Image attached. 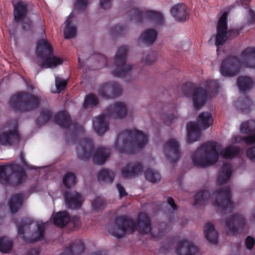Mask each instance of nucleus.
I'll return each mask as SVG.
<instances>
[{
	"label": "nucleus",
	"instance_id": "f257e3e1",
	"mask_svg": "<svg viewBox=\"0 0 255 255\" xmlns=\"http://www.w3.org/2000/svg\"><path fill=\"white\" fill-rule=\"evenodd\" d=\"M114 228L109 233L117 238H123L127 233H133L137 230L141 234L146 235L151 231V220L145 213H140L137 222L126 215L118 216L115 220Z\"/></svg>",
	"mask_w": 255,
	"mask_h": 255
},
{
	"label": "nucleus",
	"instance_id": "f03ea898",
	"mask_svg": "<svg viewBox=\"0 0 255 255\" xmlns=\"http://www.w3.org/2000/svg\"><path fill=\"white\" fill-rule=\"evenodd\" d=\"M241 60L234 55L227 56L222 61L220 71L224 77H235L240 72L242 66L255 68V48L248 47L241 55Z\"/></svg>",
	"mask_w": 255,
	"mask_h": 255
},
{
	"label": "nucleus",
	"instance_id": "7ed1b4c3",
	"mask_svg": "<svg viewBox=\"0 0 255 255\" xmlns=\"http://www.w3.org/2000/svg\"><path fill=\"white\" fill-rule=\"evenodd\" d=\"M147 141V135L142 131L126 129L118 135L115 146L121 153L132 154L135 148L142 149Z\"/></svg>",
	"mask_w": 255,
	"mask_h": 255
},
{
	"label": "nucleus",
	"instance_id": "20e7f679",
	"mask_svg": "<svg viewBox=\"0 0 255 255\" xmlns=\"http://www.w3.org/2000/svg\"><path fill=\"white\" fill-rule=\"evenodd\" d=\"M127 115V109L123 102H117L107 107L106 114H102L93 121V126L96 133L102 135L109 129L106 119H123Z\"/></svg>",
	"mask_w": 255,
	"mask_h": 255
},
{
	"label": "nucleus",
	"instance_id": "39448f33",
	"mask_svg": "<svg viewBox=\"0 0 255 255\" xmlns=\"http://www.w3.org/2000/svg\"><path fill=\"white\" fill-rule=\"evenodd\" d=\"M27 178L26 171L17 164L0 165V183L2 185L16 187L24 183Z\"/></svg>",
	"mask_w": 255,
	"mask_h": 255
},
{
	"label": "nucleus",
	"instance_id": "423d86ee",
	"mask_svg": "<svg viewBox=\"0 0 255 255\" xmlns=\"http://www.w3.org/2000/svg\"><path fill=\"white\" fill-rule=\"evenodd\" d=\"M218 158L216 143L211 141L201 144L192 155L194 165L202 168L213 165L218 161Z\"/></svg>",
	"mask_w": 255,
	"mask_h": 255
},
{
	"label": "nucleus",
	"instance_id": "0eeeda50",
	"mask_svg": "<svg viewBox=\"0 0 255 255\" xmlns=\"http://www.w3.org/2000/svg\"><path fill=\"white\" fill-rule=\"evenodd\" d=\"M40 99L32 94L19 92L14 94L10 99L9 105L15 112H31L40 106Z\"/></svg>",
	"mask_w": 255,
	"mask_h": 255
},
{
	"label": "nucleus",
	"instance_id": "6e6552de",
	"mask_svg": "<svg viewBox=\"0 0 255 255\" xmlns=\"http://www.w3.org/2000/svg\"><path fill=\"white\" fill-rule=\"evenodd\" d=\"M182 93L186 97H192L195 109L199 110L206 103L210 94L209 92L202 87H196L192 82H186L181 87Z\"/></svg>",
	"mask_w": 255,
	"mask_h": 255
},
{
	"label": "nucleus",
	"instance_id": "1a4fd4ad",
	"mask_svg": "<svg viewBox=\"0 0 255 255\" xmlns=\"http://www.w3.org/2000/svg\"><path fill=\"white\" fill-rule=\"evenodd\" d=\"M52 52V47L46 40L40 39L37 42L36 49L37 56L41 59L46 58L39 65L41 68L55 67L63 63V60L57 57H47L50 55Z\"/></svg>",
	"mask_w": 255,
	"mask_h": 255
},
{
	"label": "nucleus",
	"instance_id": "9d476101",
	"mask_svg": "<svg viewBox=\"0 0 255 255\" xmlns=\"http://www.w3.org/2000/svg\"><path fill=\"white\" fill-rule=\"evenodd\" d=\"M32 221L28 218H23L20 222L17 224V234L20 238L26 243H34L38 241L43 239L45 234V225L42 223L38 224L37 230L32 234L31 238H26L24 233L29 232L30 229V225Z\"/></svg>",
	"mask_w": 255,
	"mask_h": 255
},
{
	"label": "nucleus",
	"instance_id": "9b49d317",
	"mask_svg": "<svg viewBox=\"0 0 255 255\" xmlns=\"http://www.w3.org/2000/svg\"><path fill=\"white\" fill-rule=\"evenodd\" d=\"M128 50V47L126 45L122 46L118 50L114 59L116 68L112 72L114 77L124 78L128 75L133 69L132 65L126 64Z\"/></svg>",
	"mask_w": 255,
	"mask_h": 255
},
{
	"label": "nucleus",
	"instance_id": "f8f14e48",
	"mask_svg": "<svg viewBox=\"0 0 255 255\" xmlns=\"http://www.w3.org/2000/svg\"><path fill=\"white\" fill-rule=\"evenodd\" d=\"M128 15L130 20L136 23L142 22L145 19L153 21L157 25H162L164 23L163 15L158 11L132 8L128 12Z\"/></svg>",
	"mask_w": 255,
	"mask_h": 255
},
{
	"label": "nucleus",
	"instance_id": "ddd939ff",
	"mask_svg": "<svg viewBox=\"0 0 255 255\" xmlns=\"http://www.w3.org/2000/svg\"><path fill=\"white\" fill-rule=\"evenodd\" d=\"M217 199L214 201L215 206L219 207L224 214L233 212L234 205L231 201V189L229 186H226L215 191Z\"/></svg>",
	"mask_w": 255,
	"mask_h": 255
},
{
	"label": "nucleus",
	"instance_id": "4468645a",
	"mask_svg": "<svg viewBox=\"0 0 255 255\" xmlns=\"http://www.w3.org/2000/svg\"><path fill=\"white\" fill-rule=\"evenodd\" d=\"M245 225V219L238 214L231 215L225 220V228L228 235L238 234L243 230Z\"/></svg>",
	"mask_w": 255,
	"mask_h": 255
},
{
	"label": "nucleus",
	"instance_id": "2eb2a0df",
	"mask_svg": "<svg viewBox=\"0 0 255 255\" xmlns=\"http://www.w3.org/2000/svg\"><path fill=\"white\" fill-rule=\"evenodd\" d=\"M98 92L100 97L108 100L120 96L122 94V89L118 83L113 81L101 85Z\"/></svg>",
	"mask_w": 255,
	"mask_h": 255
},
{
	"label": "nucleus",
	"instance_id": "dca6fc26",
	"mask_svg": "<svg viewBox=\"0 0 255 255\" xmlns=\"http://www.w3.org/2000/svg\"><path fill=\"white\" fill-rule=\"evenodd\" d=\"M228 15V12H224L218 20L215 41V45L217 47L223 45L227 40Z\"/></svg>",
	"mask_w": 255,
	"mask_h": 255
},
{
	"label": "nucleus",
	"instance_id": "f3484780",
	"mask_svg": "<svg viewBox=\"0 0 255 255\" xmlns=\"http://www.w3.org/2000/svg\"><path fill=\"white\" fill-rule=\"evenodd\" d=\"M93 149L94 143L92 140L89 138H84L80 141L76 151L80 159L86 161L92 156Z\"/></svg>",
	"mask_w": 255,
	"mask_h": 255
},
{
	"label": "nucleus",
	"instance_id": "a211bd4d",
	"mask_svg": "<svg viewBox=\"0 0 255 255\" xmlns=\"http://www.w3.org/2000/svg\"><path fill=\"white\" fill-rule=\"evenodd\" d=\"M164 151L166 158L170 163H174L180 158L179 143L174 139H169L164 145Z\"/></svg>",
	"mask_w": 255,
	"mask_h": 255
},
{
	"label": "nucleus",
	"instance_id": "6ab92c4d",
	"mask_svg": "<svg viewBox=\"0 0 255 255\" xmlns=\"http://www.w3.org/2000/svg\"><path fill=\"white\" fill-rule=\"evenodd\" d=\"M143 167L138 162H130L122 169L121 173L124 178H133L142 173Z\"/></svg>",
	"mask_w": 255,
	"mask_h": 255
},
{
	"label": "nucleus",
	"instance_id": "aec40b11",
	"mask_svg": "<svg viewBox=\"0 0 255 255\" xmlns=\"http://www.w3.org/2000/svg\"><path fill=\"white\" fill-rule=\"evenodd\" d=\"M64 199L67 207L72 209L80 208L83 202L82 195L76 191L71 193L66 191L64 194Z\"/></svg>",
	"mask_w": 255,
	"mask_h": 255
},
{
	"label": "nucleus",
	"instance_id": "412c9836",
	"mask_svg": "<svg viewBox=\"0 0 255 255\" xmlns=\"http://www.w3.org/2000/svg\"><path fill=\"white\" fill-rule=\"evenodd\" d=\"M20 140V135L16 128L3 132L0 134V143L3 145L17 144Z\"/></svg>",
	"mask_w": 255,
	"mask_h": 255
},
{
	"label": "nucleus",
	"instance_id": "4be33fe9",
	"mask_svg": "<svg viewBox=\"0 0 255 255\" xmlns=\"http://www.w3.org/2000/svg\"><path fill=\"white\" fill-rule=\"evenodd\" d=\"M198 251V248L192 242L183 240L177 245L176 253L177 255H194Z\"/></svg>",
	"mask_w": 255,
	"mask_h": 255
},
{
	"label": "nucleus",
	"instance_id": "5701e85b",
	"mask_svg": "<svg viewBox=\"0 0 255 255\" xmlns=\"http://www.w3.org/2000/svg\"><path fill=\"white\" fill-rule=\"evenodd\" d=\"M13 15L15 22L22 21L28 13V6L26 2L19 0L13 5Z\"/></svg>",
	"mask_w": 255,
	"mask_h": 255
},
{
	"label": "nucleus",
	"instance_id": "b1692460",
	"mask_svg": "<svg viewBox=\"0 0 255 255\" xmlns=\"http://www.w3.org/2000/svg\"><path fill=\"white\" fill-rule=\"evenodd\" d=\"M185 4L178 3L172 7L170 13L175 19L178 21H183L189 18V13L187 11Z\"/></svg>",
	"mask_w": 255,
	"mask_h": 255
},
{
	"label": "nucleus",
	"instance_id": "393cba45",
	"mask_svg": "<svg viewBox=\"0 0 255 255\" xmlns=\"http://www.w3.org/2000/svg\"><path fill=\"white\" fill-rule=\"evenodd\" d=\"M187 142L189 144L197 141L201 136L200 127L194 122L187 124Z\"/></svg>",
	"mask_w": 255,
	"mask_h": 255
},
{
	"label": "nucleus",
	"instance_id": "a878e982",
	"mask_svg": "<svg viewBox=\"0 0 255 255\" xmlns=\"http://www.w3.org/2000/svg\"><path fill=\"white\" fill-rule=\"evenodd\" d=\"M54 123L62 128H68L72 125L71 117L66 111H61L54 117Z\"/></svg>",
	"mask_w": 255,
	"mask_h": 255
},
{
	"label": "nucleus",
	"instance_id": "bb28decb",
	"mask_svg": "<svg viewBox=\"0 0 255 255\" xmlns=\"http://www.w3.org/2000/svg\"><path fill=\"white\" fill-rule=\"evenodd\" d=\"M110 155V150L103 147L97 148L93 156V163L102 165L108 160Z\"/></svg>",
	"mask_w": 255,
	"mask_h": 255
},
{
	"label": "nucleus",
	"instance_id": "cd10ccee",
	"mask_svg": "<svg viewBox=\"0 0 255 255\" xmlns=\"http://www.w3.org/2000/svg\"><path fill=\"white\" fill-rule=\"evenodd\" d=\"M232 173V167L230 163H224L221 167L218 178V184L222 185L228 183L231 177Z\"/></svg>",
	"mask_w": 255,
	"mask_h": 255
},
{
	"label": "nucleus",
	"instance_id": "c85d7f7f",
	"mask_svg": "<svg viewBox=\"0 0 255 255\" xmlns=\"http://www.w3.org/2000/svg\"><path fill=\"white\" fill-rule=\"evenodd\" d=\"M204 235L206 239L213 244L218 243V233L215 229L214 225L211 223H207L204 227Z\"/></svg>",
	"mask_w": 255,
	"mask_h": 255
},
{
	"label": "nucleus",
	"instance_id": "c756f323",
	"mask_svg": "<svg viewBox=\"0 0 255 255\" xmlns=\"http://www.w3.org/2000/svg\"><path fill=\"white\" fill-rule=\"evenodd\" d=\"M84 251V243L80 240H76L65 249V253L68 255H80Z\"/></svg>",
	"mask_w": 255,
	"mask_h": 255
},
{
	"label": "nucleus",
	"instance_id": "7c9ffc66",
	"mask_svg": "<svg viewBox=\"0 0 255 255\" xmlns=\"http://www.w3.org/2000/svg\"><path fill=\"white\" fill-rule=\"evenodd\" d=\"M23 202V195L21 193L12 195L9 201L10 212L15 213L18 212Z\"/></svg>",
	"mask_w": 255,
	"mask_h": 255
},
{
	"label": "nucleus",
	"instance_id": "2f4dec72",
	"mask_svg": "<svg viewBox=\"0 0 255 255\" xmlns=\"http://www.w3.org/2000/svg\"><path fill=\"white\" fill-rule=\"evenodd\" d=\"M70 221V216L66 211L57 212L54 217L55 226L63 228Z\"/></svg>",
	"mask_w": 255,
	"mask_h": 255
},
{
	"label": "nucleus",
	"instance_id": "473e14b6",
	"mask_svg": "<svg viewBox=\"0 0 255 255\" xmlns=\"http://www.w3.org/2000/svg\"><path fill=\"white\" fill-rule=\"evenodd\" d=\"M73 17V15L71 13L66 21V26L64 31V37L66 39L74 37L76 33V27L70 20Z\"/></svg>",
	"mask_w": 255,
	"mask_h": 255
},
{
	"label": "nucleus",
	"instance_id": "72a5a7b5",
	"mask_svg": "<svg viewBox=\"0 0 255 255\" xmlns=\"http://www.w3.org/2000/svg\"><path fill=\"white\" fill-rule=\"evenodd\" d=\"M157 36V33L155 30L148 29L140 35V38L144 43L151 45L156 40Z\"/></svg>",
	"mask_w": 255,
	"mask_h": 255
},
{
	"label": "nucleus",
	"instance_id": "f704fd0d",
	"mask_svg": "<svg viewBox=\"0 0 255 255\" xmlns=\"http://www.w3.org/2000/svg\"><path fill=\"white\" fill-rule=\"evenodd\" d=\"M198 122L200 128L204 129L208 128L213 122L212 114L209 112L201 113L199 116Z\"/></svg>",
	"mask_w": 255,
	"mask_h": 255
},
{
	"label": "nucleus",
	"instance_id": "c9c22d12",
	"mask_svg": "<svg viewBox=\"0 0 255 255\" xmlns=\"http://www.w3.org/2000/svg\"><path fill=\"white\" fill-rule=\"evenodd\" d=\"M253 105V102L246 96H245L243 98H240L235 103V106L242 112L245 113L249 112Z\"/></svg>",
	"mask_w": 255,
	"mask_h": 255
},
{
	"label": "nucleus",
	"instance_id": "e433bc0d",
	"mask_svg": "<svg viewBox=\"0 0 255 255\" xmlns=\"http://www.w3.org/2000/svg\"><path fill=\"white\" fill-rule=\"evenodd\" d=\"M211 197V194L206 190H204L196 193L195 195V201L194 205L202 206L206 205L207 202Z\"/></svg>",
	"mask_w": 255,
	"mask_h": 255
},
{
	"label": "nucleus",
	"instance_id": "4c0bfd02",
	"mask_svg": "<svg viewBox=\"0 0 255 255\" xmlns=\"http://www.w3.org/2000/svg\"><path fill=\"white\" fill-rule=\"evenodd\" d=\"M237 85L241 92H245L253 88V81L249 77L241 76L237 80Z\"/></svg>",
	"mask_w": 255,
	"mask_h": 255
},
{
	"label": "nucleus",
	"instance_id": "58836bf2",
	"mask_svg": "<svg viewBox=\"0 0 255 255\" xmlns=\"http://www.w3.org/2000/svg\"><path fill=\"white\" fill-rule=\"evenodd\" d=\"M53 112L48 109H43L39 117L35 121V124L38 127H40L47 123L52 118Z\"/></svg>",
	"mask_w": 255,
	"mask_h": 255
},
{
	"label": "nucleus",
	"instance_id": "ea45409f",
	"mask_svg": "<svg viewBox=\"0 0 255 255\" xmlns=\"http://www.w3.org/2000/svg\"><path fill=\"white\" fill-rule=\"evenodd\" d=\"M73 130L70 131L69 129L65 133L66 139L68 141L75 142L77 139L78 133H83V129L82 127L78 123H74L72 125Z\"/></svg>",
	"mask_w": 255,
	"mask_h": 255
},
{
	"label": "nucleus",
	"instance_id": "a19ab883",
	"mask_svg": "<svg viewBox=\"0 0 255 255\" xmlns=\"http://www.w3.org/2000/svg\"><path fill=\"white\" fill-rule=\"evenodd\" d=\"M114 173L113 171L108 169H104L98 173V180L100 182H105L112 183L114 181Z\"/></svg>",
	"mask_w": 255,
	"mask_h": 255
},
{
	"label": "nucleus",
	"instance_id": "79ce46f5",
	"mask_svg": "<svg viewBox=\"0 0 255 255\" xmlns=\"http://www.w3.org/2000/svg\"><path fill=\"white\" fill-rule=\"evenodd\" d=\"M240 152V149L238 146H229L223 149L221 154L226 159H232L238 155Z\"/></svg>",
	"mask_w": 255,
	"mask_h": 255
},
{
	"label": "nucleus",
	"instance_id": "37998d69",
	"mask_svg": "<svg viewBox=\"0 0 255 255\" xmlns=\"http://www.w3.org/2000/svg\"><path fill=\"white\" fill-rule=\"evenodd\" d=\"M99 103L97 97L93 94H89L86 96L83 107L84 109L93 108Z\"/></svg>",
	"mask_w": 255,
	"mask_h": 255
},
{
	"label": "nucleus",
	"instance_id": "c03bdc74",
	"mask_svg": "<svg viewBox=\"0 0 255 255\" xmlns=\"http://www.w3.org/2000/svg\"><path fill=\"white\" fill-rule=\"evenodd\" d=\"M240 131L242 133L247 134L255 132V121L249 120L243 123L240 126Z\"/></svg>",
	"mask_w": 255,
	"mask_h": 255
},
{
	"label": "nucleus",
	"instance_id": "a18cd8bd",
	"mask_svg": "<svg viewBox=\"0 0 255 255\" xmlns=\"http://www.w3.org/2000/svg\"><path fill=\"white\" fill-rule=\"evenodd\" d=\"M13 242L11 240L6 237L0 238V251L3 253H7L12 248Z\"/></svg>",
	"mask_w": 255,
	"mask_h": 255
},
{
	"label": "nucleus",
	"instance_id": "49530a36",
	"mask_svg": "<svg viewBox=\"0 0 255 255\" xmlns=\"http://www.w3.org/2000/svg\"><path fill=\"white\" fill-rule=\"evenodd\" d=\"M63 183L67 188H70L72 186L75 185L76 183V177L75 173L68 172L63 177Z\"/></svg>",
	"mask_w": 255,
	"mask_h": 255
},
{
	"label": "nucleus",
	"instance_id": "de8ad7c7",
	"mask_svg": "<svg viewBox=\"0 0 255 255\" xmlns=\"http://www.w3.org/2000/svg\"><path fill=\"white\" fill-rule=\"evenodd\" d=\"M144 175L146 179L152 183H156L161 179L160 174L157 171L151 169L146 170Z\"/></svg>",
	"mask_w": 255,
	"mask_h": 255
},
{
	"label": "nucleus",
	"instance_id": "09e8293b",
	"mask_svg": "<svg viewBox=\"0 0 255 255\" xmlns=\"http://www.w3.org/2000/svg\"><path fill=\"white\" fill-rule=\"evenodd\" d=\"M128 31L127 26L124 24H118L111 28V34L113 36H121L125 35Z\"/></svg>",
	"mask_w": 255,
	"mask_h": 255
},
{
	"label": "nucleus",
	"instance_id": "8fccbe9b",
	"mask_svg": "<svg viewBox=\"0 0 255 255\" xmlns=\"http://www.w3.org/2000/svg\"><path fill=\"white\" fill-rule=\"evenodd\" d=\"M105 205L106 203L105 200L100 197H96L92 202V207L96 211L104 209Z\"/></svg>",
	"mask_w": 255,
	"mask_h": 255
},
{
	"label": "nucleus",
	"instance_id": "3c124183",
	"mask_svg": "<svg viewBox=\"0 0 255 255\" xmlns=\"http://www.w3.org/2000/svg\"><path fill=\"white\" fill-rule=\"evenodd\" d=\"M177 117L175 113L172 112V113L164 114L162 118L164 121V124L167 126H170L173 122V120Z\"/></svg>",
	"mask_w": 255,
	"mask_h": 255
},
{
	"label": "nucleus",
	"instance_id": "603ef678",
	"mask_svg": "<svg viewBox=\"0 0 255 255\" xmlns=\"http://www.w3.org/2000/svg\"><path fill=\"white\" fill-rule=\"evenodd\" d=\"M67 84V80H63L58 77H55V85L59 92L64 91L66 88Z\"/></svg>",
	"mask_w": 255,
	"mask_h": 255
},
{
	"label": "nucleus",
	"instance_id": "864d4df0",
	"mask_svg": "<svg viewBox=\"0 0 255 255\" xmlns=\"http://www.w3.org/2000/svg\"><path fill=\"white\" fill-rule=\"evenodd\" d=\"M157 59V54L156 52H151L147 57L143 58L142 61L146 65H150L155 62Z\"/></svg>",
	"mask_w": 255,
	"mask_h": 255
},
{
	"label": "nucleus",
	"instance_id": "5fc2aeb1",
	"mask_svg": "<svg viewBox=\"0 0 255 255\" xmlns=\"http://www.w3.org/2000/svg\"><path fill=\"white\" fill-rule=\"evenodd\" d=\"M89 0H77L75 4V9L78 11H85L88 5Z\"/></svg>",
	"mask_w": 255,
	"mask_h": 255
},
{
	"label": "nucleus",
	"instance_id": "6e6d98bb",
	"mask_svg": "<svg viewBox=\"0 0 255 255\" xmlns=\"http://www.w3.org/2000/svg\"><path fill=\"white\" fill-rule=\"evenodd\" d=\"M206 86L210 90H212L214 89L215 91H217L219 89V85L217 81L207 80L206 82Z\"/></svg>",
	"mask_w": 255,
	"mask_h": 255
},
{
	"label": "nucleus",
	"instance_id": "4d7b16f0",
	"mask_svg": "<svg viewBox=\"0 0 255 255\" xmlns=\"http://www.w3.org/2000/svg\"><path fill=\"white\" fill-rule=\"evenodd\" d=\"M246 155L250 160L255 162V146L247 149Z\"/></svg>",
	"mask_w": 255,
	"mask_h": 255
},
{
	"label": "nucleus",
	"instance_id": "13d9d810",
	"mask_svg": "<svg viewBox=\"0 0 255 255\" xmlns=\"http://www.w3.org/2000/svg\"><path fill=\"white\" fill-rule=\"evenodd\" d=\"M22 28L25 31L31 30L32 28V21L30 19H26L22 23Z\"/></svg>",
	"mask_w": 255,
	"mask_h": 255
},
{
	"label": "nucleus",
	"instance_id": "bf43d9fd",
	"mask_svg": "<svg viewBox=\"0 0 255 255\" xmlns=\"http://www.w3.org/2000/svg\"><path fill=\"white\" fill-rule=\"evenodd\" d=\"M245 243L247 248L249 250H251L255 244V240L253 237L248 236L246 239Z\"/></svg>",
	"mask_w": 255,
	"mask_h": 255
},
{
	"label": "nucleus",
	"instance_id": "052dcab7",
	"mask_svg": "<svg viewBox=\"0 0 255 255\" xmlns=\"http://www.w3.org/2000/svg\"><path fill=\"white\" fill-rule=\"evenodd\" d=\"M244 143L248 145H252L255 143V134L244 136Z\"/></svg>",
	"mask_w": 255,
	"mask_h": 255
},
{
	"label": "nucleus",
	"instance_id": "680f3d73",
	"mask_svg": "<svg viewBox=\"0 0 255 255\" xmlns=\"http://www.w3.org/2000/svg\"><path fill=\"white\" fill-rule=\"evenodd\" d=\"M112 0H101L100 6L102 8L106 9L109 8L111 6Z\"/></svg>",
	"mask_w": 255,
	"mask_h": 255
},
{
	"label": "nucleus",
	"instance_id": "e2e57ef3",
	"mask_svg": "<svg viewBox=\"0 0 255 255\" xmlns=\"http://www.w3.org/2000/svg\"><path fill=\"white\" fill-rule=\"evenodd\" d=\"M249 13L250 17L248 21V24L249 25L255 24V12L253 10L250 9Z\"/></svg>",
	"mask_w": 255,
	"mask_h": 255
},
{
	"label": "nucleus",
	"instance_id": "0e129e2a",
	"mask_svg": "<svg viewBox=\"0 0 255 255\" xmlns=\"http://www.w3.org/2000/svg\"><path fill=\"white\" fill-rule=\"evenodd\" d=\"M116 186L119 192V195L121 197H125L128 194L124 187L122 186L121 184L117 183Z\"/></svg>",
	"mask_w": 255,
	"mask_h": 255
},
{
	"label": "nucleus",
	"instance_id": "69168bd1",
	"mask_svg": "<svg viewBox=\"0 0 255 255\" xmlns=\"http://www.w3.org/2000/svg\"><path fill=\"white\" fill-rule=\"evenodd\" d=\"M228 36L230 37H236L240 34V29H232L229 31L227 30Z\"/></svg>",
	"mask_w": 255,
	"mask_h": 255
},
{
	"label": "nucleus",
	"instance_id": "338daca9",
	"mask_svg": "<svg viewBox=\"0 0 255 255\" xmlns=\"http://www.w3.org/2000/svg\"><path fill=\"white\" fill-rule=\"evenodd\" d=\"M244 136H242L240 135H237L234 136L231 139L232 143H241L242 142H244Z\"/></svg>",
	"mask_w": 255,
	"mask_h": 255
},
{
	"label": "nucleus",
	"instance_id": "774afa93",
	"mask_svg": "<svg viewBox=\"0 0 255 255\" xmlns=\"http://www.w3.org/2000/svg\"><path fill=\"white\" fill-rule=\"evenodd\" d=\"M167 202L168 204L172 207L173 210H177V207L175 203L174 199L171 197H168L167 198Z\"/></svg>",
	"mask_w": 255,
	"mask_h": 255
}]
</instances>
